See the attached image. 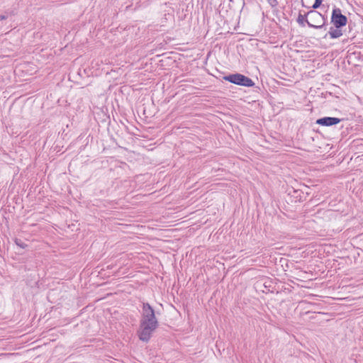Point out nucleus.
<instances>
[{"instance_id": "nucleus-1", "label": "nucleus", "mask_w": 363, "mask_h": 363, "mask_svg": "<svg viewBox=\"0 0 363 363\" xmlns=\"http://www.w3.org/2000/svg\"><path fill=\"white\" fill-rule=\"evenodd\" d=\"M158 325L154 309L148 303H143L140 322V340L147 342Z\"/></svg>"}, {"instance_id": "nucleus-2", "label": "nucleus", "mask_w": 363, "mask_h": 363, "mask_svg": "<svg viewBox=\"0 0 363 363\" xmlns=\"http://www.w3.org/2000/svg\"><path fill=\"white\" fill-rule=\"evenodd\" d=\"M223 79L230 83L247 87H252L255 85L254 82L250 78L239 73L224 76Z\"/></svg>"}, {"instance_id": "nucleus-3", "label": "nucleus", "mask_w": 363, "mask_h": 363, "mask_svg": "<svg viewBox=\"0 0 363 363\" xmlns=\"http://www.w3.org/2000/svg\"><path fill=\"white\" fill-rule=\"evenodd\" d=\"M310 16L311 21H307V24L311 28L316 29L321 28L325 23V18L324 16L316 11H310L307 13Z\"/></svg>"}, {"instance_id": "nucleus-4", "label": "nucleus", "mask_w": 363, "mask_h": 363, "mask_svg": "<svg viewBox=\"0 0 363 363\" xmlns=\"http://www.w3.org/2000/svg\"><path fill=\"white\" fill-rule=\"evenodd\" d=\"M331 22L335 27L342 28L347 24V18L345 15L342 14L340 9L336 8L333 10Z\"/></svg>"}, {"instance_id": "nucleus-5", "label": "nucleus", "mask_w": 363, "mask_h": 363, "mask_svg": "<svg viewBox=\"0 0 363 363\" xmlns=\"http://www.w3.org/2000/svg\"><path fill=\"white\" fill-rule=\"evenodd\" d=\"M341 121V119L335 117H323L318 118L316 123L323 126H331L336 125Z\"/></svg>"}, {"instance_id": "nucleus-6", "label": "nucleus", "mask_w": 363, "mask_h": 363, "mask_svg": "<svg viewBox=\"0 0 363 363\" xmlns=\"http://www.w3.org/2000/svg\"><path fill=\"white\" fill-rule=\"evenodd\" d=\"M328 34L330 35V38L335 39L342 36V32L341 28H336L334 26L330 27Z\"/></svg>"}, {"instance_id": "nucleus-7", "label": "nucleus", "mask_w": 363, "mask_h": 363, "mask_svg": "<svg viewBox=\"0 0 363 363\" xmlns=\"http://www.w3.org/2000/svg\"><path fill=\"white\" fill-rule=\"evenodd\" d=\"M307 16H308L307 13L304 14V15H303L301 13L298 14V16L297 18V22L299 23V25H301L302 26H305V23H307V21H308L306 18Z\"/></svg>"}, {"instance_id": "nucleus-8", "label": "nucleus", "mask_w": 363, "mask_h": 363, "mask_svg": "<svg viewBox=\"0 0 363 363\" xmlns=\"http://www.w3.org/2000/svg\"><path fill=\"white\" fill-rule=\"evenodd\" d=\"M15 243L21 248H25L26 247V245L18 239L15 240Z\"/></svg>"}, {"instance_id": "nucleus-9", "label": "nucleus", "mask_w": 363, "mask_h": 363, "mask_svg": "<svg viewBox=\"0 0 363 363\" xmlns=\"http://www.w3.org/2000/svg\"><path fill=\"white\" fill-rule=\"evenodd\" d=\"M323 1V0H315V2L313 4V5L312 6V8L314 9H318L322 4Z\"/></svg>"}, {"instance_id": "nucleus-10", "label": "nucleus", "mask_w": 363, "mask_h": 363, "mask_svg": "<svg viewBox=\"0 0 363 363\" xmlns=\"http://www.w3.org/2000/svg\"><path fill=\"white\" fill-rule=\"evenodd\" d=\"M8 16H6V15H0V20L2 21V20H4L6 18H7Z\"/></svg>"}]
</instances>
